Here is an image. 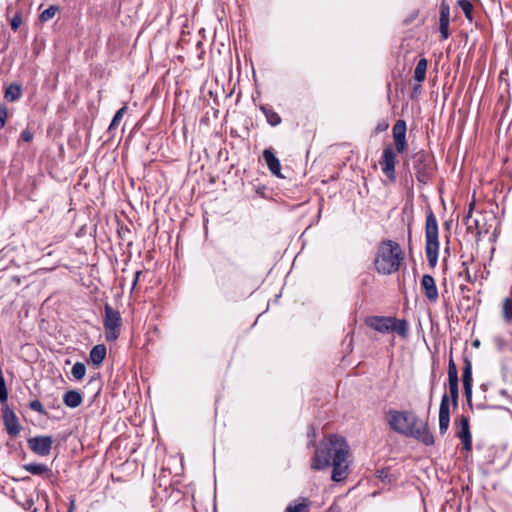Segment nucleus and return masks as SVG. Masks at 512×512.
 Segmentation results:
<instances>
[{
    "mask_svg": "<svg viewBox=\"0 0 512 512\" xmlns=\"http://www.w3.org/2000/svg\"><path fill=\"white\" fill-rule=\"evenodd\" d=\"M350 447L346 439L337 434H331L321 440L311 459L313 470L332 468L331 479L334 482L345 480L350 473Z\"/></svg>",
    "mask_w": 512,
    "mask_h": 512,
    "instance_id": "f257e3e1",
    "label": "nucleus"
},
{
    "mask_svg": "<svg viewBox=\"0 0 512 512\" xmlns=\"http://www.w3.org/2000/svg\"><path fill=\"white\" fill-rule=\"evenodd\" d=\"M388 424L391 430L406 437H411L426 446L434 444V436L426 423H421L413 411H388Z\"/></svg>",
    "mask_w": 512,
    "mask_h": 512,
    "instance_id": "f03ea898",
    "label": "nucleus"
},
{
    "mask_svg": "<svg viewBox=\"0 0 512 512\" xmlns=\"http://www.w3.org/2000/svg\"><path fill=\"white\" fill-rule=\"evenodd\" d=\"M403 259L404 254L397 242L383 240L378 245L374 267L379 274L390 275L399 270Z\"/></svg>",
    "mask_w": 512,
    "mask_h": 512,
    "instance_id": "7ed1b4c3",
    "label": "nucleus"
},
{
    "mask_svg": "<svg viewBox=\"0 0 512 512\" xmlns=\"http://www.w3.org/2000/svg\"><path fill=\"white\" fill-rule=\"evenodd\" d=\"M439 248L438 222L432 209L428 208L425 221V253L431 268H435L437 265Z\"/></svg>",
    "mask_w": 512,
    "mask_h": 512,
    "instance_id": "20e7f679",
    "label": "nucleus"
},
{
    "mask_svg": "<svg viewBox=\"0 0 512 512\" xmlns=\"http://www.w3.org/2000/svg\"><path fill=\"white\" fill-rule=\"evenodd\" d=\"M413 170L420 185H427L434 175L433 158L425 151H419L413 156Z\"/></svg>",
    "mask_w": 512,
    "mask_h": 512,
    "instance_id": "39448f33",
    "label": "nucleus"
},
{
    "mask_svg": "<svg viewBox=\"0 0 512 512\" xmlns=\"http://www.w3.org/2000/svg\"><path fill=\"white\" fill-rule=\"evenodd\" d=\"M382 172L390 180H396L395 165H396V153L392 145H388L384 148L381 159L379 161Z\"/></svg>",
    "mask_w": 512,
    "mask_h": 512,
    "instance_id": "423d86ee",
    "label": "nucleus"
},
{
    "mask_svg": "<svg viewBox=\"0 0 512 512\" xmlns=\"http://www.w3.org/2000/svg\"><path fill=\"white\" fill-rule=\"evenodd\" d=\"M448 386L451 405L453 408H457L459 401V378L457 366L452 357H450L448 362Z\"/></svg>",
    "mask_w": 512,
    "mask_h": 512,
    "instance_id": "0eeeda50",
    "label": "nucleus"
},
{
    "mask_svg": "<svg viewBox=\"0 0 512 512\" xmlns=\"http://www.w3.org/2000/svg\"><path fill=\"white\" fill-rule=\"evenodd\" d=\"M28 447L39 456H47L51 451L53 439L51 436H36L27 440Z\"/></svg>",
    "mask_w": 512,
    "mask_h": 512,
    "instance_id": "6e6552de",
    "label": "nucleus"
},
{
    "mask_svg": "<svg viewBox=\"0 0 512 512\" xmlns=\"http://www.w3.org/2000/svg\"><path fill=\"white\" fill-rule=\"evenodd\" d=\"M450 424V400L447 393H444L441 397L439 407V432L444 435Z\"/></svg>",
    "mask_w": 512,
    "mask_h": 512,
    "instance_id": "1a4fd4ad",
    "label": "nucleus"
},
{
    "mask_svg": "<svg viewBox=\"0 0 512 512\" xmlns=\"http://www.w3.org/2000/svg\"><path fill=\"white\" fill-rule=\"evenodd\" d=\"M462 382L467 403L472 406V362L467 357L464 358Z\"/></svg>",
    "mask_w": 512,
    "mask_h": 512,
    "instance_id": "9d476101",
    "label": "nucleus"
},
{
    "mask_svg": "<svg viewBox=\"0 0 512 512\" xmlns=\"http://www.w3.org/2000/svg\"><path fill=\"white\" fill-rule=\"evenodd\" d=\"M3 421L7 433L11 437H16L21 431V425L19 424V420L15 414V412L6 406L3 409Z\"/></svg>",
    "mask_w": 512,
    "mask_h": 512,
    "instance_id": "9b49d317",
    "label": "nucleus"
},
{
    "mask_svg": "<svg viewBox=\"0 0 512 512\" xmlns=\"http://www.w3.org/2000/svg\"><path fill=\"white\" fill-rule=\"evenodd\" d=\"M392 319L389 316H371L366 319V324L380 333H387L391 331Z\"/></svg>",
    "mask_w": 512,
    "mask_h": 512,
    "instance_id": "f8f14e48",
    "label": "nucleus"
},
{
    "mask_svg": "<svg viewBox=\"0 0 512 512\" xmlns=\"http://www.w3.org/2000/svg\"><path fill=\"white\" fill-rule=\"evenodd\" d=\"M104 328L105 330L120 329L122 319L120 313L113 309L109 304H105Z\"/></svg>",
    "mask_w": 512,
    "mask_h": 512,
    "instance_id": "ddd939ff",
    "label": "nucleus"
},
{
    "mask_svg": "<svg viewBox=\"0 0 512 512\" xmlns=\"http://www.w3.org/2000/svg\"><path fill=\"white\" fill-rule=\"evenodd\" d=\"M421 288L426 296V298L431 302L434 303L438 299V289L435 283L434 278L429 275L425 274L422 276L421 279Z\"/></svg>",
    "mask_w": 512,
    "mask_h": 512,
    "instance_id": "4468645a",
    "label": "nucleus"
},
{
    "mask_svg": "<svg viewBox=\"0 0 512 512\" xmlns=\"http://www.w3.org/2000/svg\"><path fill=\"white\" fill-rule=\"evenodd\" d=\"M457 436L461 439L463 449L470 451L472 449V436L470 432L469 418L461 416L460 418V431Z\"/></svg>",
    "mask_w": 512,
    "mask_h": 512,
    "instance_id": "2eb2a0df",
    "label": "nucleus"
},
{
    "mask_svg": "<svg viewBox=\"0 0 512 512\" xmlns=\"http://www.w3.org/2000/svg\"><path fill=\"white\" fill-rule=\"evenodd\" d=\"M263 159L269 169V171L277 176L281 177V164L279 159L275 156L271 148H267L263 151Z\"/></svg>",
    "mask_w": 512,
    "mask_h": 512,
    "instance_id": "dca6fc26",
    "label": "nucleus"
},
{
    "mask_svg": "<svg viewBox=\"0 0 512 512\" xmlns=\"http://www.w3.org/2000/svg\"><path fill=\"white\" fill-rule=\"evenodd\" d=\"M474 205V201H472L469 204V210L467 215L464 217L463 222L467 227V231L471 234H474L477 238H479L482 233V229L480 227L479 220L472 217Z\"/></svg>",
    "mask_w": 512,
    "mask_h": 512,
    "instance_id": "f3484780",
    "label": "nucleus"
},
{
    "mask_svg": "<svg viewBox=\"0 0 512 512\" xmlns=\"http://www.w3.org/2000/svg\"><path fill=\"white\" fill-rule=\"evenodd\" d=\"M106 354L107 349L104 344L95 345L89 353V360L94 366L98 367L104 361Z\"/></svg>",
    "mask_w": 512,
    "mask_h": 512,
    "instance_id": "a211bd4d",
    "label": "nucleus"
},
{
    "mask_svg": "<svg viewBox=\"0 0 512 512\" xmlns=\"http://www.w3.org/2000/svg\"><path fill=\"white\" fill-rule=\"evenodd\" d=\"M260 110L263 112V114L266 117L267 122L271 126L275 127L281 123L282 119H281L280 115L272 107H270L268 105H262L260 107Z\"/></svg>",
    "mask_w": 512,
    "mask_h": 512,
    "instance_id": "6ab92c4d",
    "label": "nucleus"
},
{
    "mask_svg": "<svg viewBox=\"0 0 512 512\" xmlns=\"http://www.w3.org/2000/svg\"><path fill=\"white\" fill-rule=\"evenodd\" d=\"M22 95V87L18 83H11L5 90L4 98L7 101L14 102Z\"/></svg>",
    "mask_w": 512,
    "mask_h": 512,
    "instance_id": "aec40b11",
    "label": "nucleus"
},
{
    "mask_svg": "<svg viewBox=\"0 0 512 512\" xmlns=\"http://www.w3.org/2000/svg\"><path fill=\"white\" fill-rule=\"evenodd\" d=\"M391 331H395L401 337L406 338L409 332L408 322L405 319L399 320L393 317Z\"/></svg>",
    "mask_w": 512,
    "mask_h": 512,
    "instance_id": "412c9836",
    "label": "nucleus"
},
{
    "mask_svg": "<svg viewBox=\"0 0 512 512\" xmlns=\"http://www.w3.org/2000/svg\"><path fill=\"white\" fill-rule=\"evenodd\" d=\"M82 403V395L78 390L71 389L66 391V407L76 408Z\"/></svg>",
    "mask_w": 512,
    "mask_h": 512,
    "instance_id": "4be33fe9",
    "label": "nucleus"
},
{
    "mask_svg": "<svg viewBox=\"0 0 512 512\" xmlns=\"http://www.w3.org/2000/svg\"><path fill=\"white\" fill-rule=\"evenodd\" d=\"M428 62L425 58H421L415 67L414 70V79L417 82H423L426 78V70H427Z\"/></svg>",
    "mask_w": 512,
    "mask_h": 512,
    "instance_id": "5701e85b",
    "label": "nucleus"
},
{
    "mask_svg": "<svg viewBox=\"0 0 512 512\" xmlns=\"http://www.w3.org/2000/svg\"><path fill=\"white\" fill-rule=\"evenodd\" d=\"M23 469L32 475H42L48 472V467L45 464L41 463H28L23 465Z\"/></svg>",
    "mask_w": 512,
    "mask_h": 512,
    "instance_id": "b1692460",
    "label": "nucleus"
},
{
    "mask_svg": "<svg viewBox=\"0 0 512 512\" xmlns=\"http://www.w3.org/2000/svg\"><path fill=\"white\" fill-rule=\"evenodd\" d=\"M393 138L405 139L406 138V122L404 120H398L393 126Z\"/></svg>",
    "mask_w": 512,
    "mask_h": 512,
    "instance_id": "393cba45",
    "label": "nucleus"
},
{
    "mask_svg": "<svg viewBox=\"0 0 512 512\" xmlns=\"http://www.w3.org/2000/svg\"><path fill=\"white\" fill-rule=\"evenodd\" d=\"M86 374V366L82 362H76L72 369H71V375L74 380L79 381L84 378Z\"/></svg>",
    "mask_w": 512,
    "mask_h": 512,
    "instance_id": "a878e982",
    "label": "nucleus"
},
{
    "mask_svg": "<svg viewBox=\"0 0 512 512\" xmlns=\"http://www.w3.org/2000/svg\"><path fill=\"white\" fill-rule=\"evenodd\" d=\"M298 503L288 505L292 512H309L310 501L307 498H299Z\"/></svg>",
    "mask_w": 512,
    "mask_h": 512,
    "instance_id": "bb28decb",
    "label": "nucleus"
},
{
    "mask_svg": "<svg viewBox=\"0 0 512 512\" xmlns=\"http://www.w3.org/2000/svg\"><path fill=\"white\" fill-rule=\"evenodd\" d=\"M458 6L470 22L473 20V5L469 0H458Z\"/></svg>",
    "mask_w": 512,
    "mask_h": 512,
    "instance_id": "cd10ccee",
    "label": "nucleus"
},
{
    "mask_svg": "<svg viewBox=\"0 0 512 512\" xmlns=\"http://www.w3.org/2000/svg\"><path fill=\"white\" fill-rule=\"evenodd\" d=\"M127 111V106L124 105L122 108H120L114 115L109 127L108 132L112 133L114 129L119 125L120 121L122 120L124 114Z\"/></svg>",
    "mask_w": 512,
    "mask_h": 512,
    "instance_id": "c85d7f7f",
    "label": "nucleus"
},
{
    "mask_svg": "<svg viewBox=\"0 0 512 512\" xmlns=\"http://www.w3.org/2000/svg\"><path fill=\"white\" fill-rule=\"evenodd\" d=\"M376 477L380 479L382 482L388 484L392 483L395 480L394 476L390 473L389 468H382L377 470Z\"/></svg>",
    "mask_w": 512,
    "mask_h": 512,
    "instance_id": "c756f323",
    "label": "nucleus"
},
{
    "mask_svg": "<svg viewBox=\"0 0 512 512\" xmlns=\"http://www.w3.org/2000/svg\"><path fill=\"white\" fill-rule=\"evenodd\" d=\"M58 11L59 6L51 5L40 14V20L43 22L49 21L55 16L56 12Z\"/></svg>",
    "mask_w": 512,
    "mask_h": 512,
    "instance_id": "7c9ffc66",
    "label": "nucleus"
},
{
    "mask_svg": "<svg viewBox=\"0 0 512 512\" xmlns=\"http://www.w3.org/2000/svg\"><path fill=\"white\" fill-rule=\"evenodd\" d=\"M449 18H450V8H449V5L446 4L445 2H442L441 7H440L439 22L449 23Z\"/></svg>",
    "mask_w": 512,
    "mask_h": 512,
    "instance_id": "2f4dec72",
    "label": "nucleus"
},
{
    "mask_svg": "<svg viewBox=\"0 0 512 512\" xmlns=\"http://www.w3.org/2000/svg\"><path fill=\"white\" fill-rule=\"evenodd\" d=\"M22 24V15L20 12H16L10 20V26L13 31H17Z\"/></svg>",
    "mask_w": 512,
    "mask_h": 512,
    "instance_id": "473e14b6",
    "label": "nucleus"
},
{
    "mask_svg": "<svg viewBox=\"0 0 512 512\" xmlns=\"http://www.w3.org/2000/svg\"><path fill=\"white\" fill-rule=\"evenodd\" d=\"M504 317L507 320H512V300L506 299L503 304Z\"/></svg>",
    "mask_w": 512,
    "mask_h": 512,
    "instance_id": "72a5a7b5",
    "label": "nucleus"
},
{
    "mask_svg": "<svg viewBox=\"0 0 512 512\" xmlns=\"http://www.w3.org/2000/svg\"><path fill=\"white\" fill-rule=\"evenodd\" d=\"M394 143H395V149L398 153H403L406 149V146H407V142H406V138L405 139H395L394 140Z\"/></svg>",
    "mask_w": 512,
    "mask_h": 512,
    "instance_id": "f704fd0d",
    "label": "nucleus"
},
{
    "mask_svg": "<svg viewBox=\"0 0 512 512\" xmlns=\"http://www.w3.org/2000/svg\"><path fill=\"white\" fill-rule=\"evenodd\" d=\"M307 435L309 438L308 447L314 446L315 438H316V431H315V428L313 425H309Z\"/></svg>",
    "mask_w": 512,
    "mask_h": 512,
    "instance_id": "c9c22d12",
    "label": "nucleus"
},
{
    "mask_svg": "<svg viewBox=\"0 0 512 512\" xmlns=\"http://www.w3.org/2000/svg\"><path fill=\"white\" fill-rule=\"evenodd\" d=\"M29 407L30 409L34 410V411H37L41 414H45V411H44V408H43V405L42 403L39 401V400H33L29 403Z\"/></svg>",
    "mask_w": 512,
    "mask_h": 512,
    "instance_id": "e433bc0d",
    "label": "nucleus"
},
{
    "mask_svg": "<svg viewBox=\"0 0 512 512\" xmlns=\"http://www.w3.org/2000/svg\"><path fill=\"white\" fill-rule=\"evenodd\" d=\"M106 331V340L107 341H114L119 337L120 329H114V330H105Z\"/></svg>",
    "mask_w": 512,
    "mask_h": 512,
    "instance_id": "4c0bfd02",
    "label": "nucleus"
},
{
    "mask_svg": "<svg viewBox=\"0 0 512 512\" xmlns=\"http://www.w3.org/2000/svg\"><path fill=\"white\" fill-rule=\"evenodd\" d=\"M18 503L25 509V510H31L34 506V500L32 497H25L24 501L21 502L18 500Z\"/></svg>",
    "mask_w": 512,
    "mask_h": 512,
    "instance_id": "58836bf2",
    "label": "nucleus"
},
{
    "mask_svg": "<svg viewBox=\"0 0 512 512\" xmlns=\"http://www.w3.org/2000/svg\"><path fill=\"white\" fill-rule=\"evenodd\" d=\"M448 27H449V23L439 22V29H440V33H441V38L443 40H445L449 37Z\"/></svg>",
    "mask_w": 512,
    "mask_h": 512,
    "instance_id": "ea45409f",
    "label": "nucleus"
},
{
    "mask_svg": "<svg viewBox=\"0 0 512 512\" xmlns=\"http://www.w3.org/2000/svg\"><path fill=\"white\" fill-rule=\"evenodd\" d=\"M20 138L21 140H23L24 142H31L33 140V133L30 131V129H24L22 132H21V135H20Z\"/></svg>",
    "mask_w": 512,
    "mask_h": 512,
    "instance_id": "a19ab883",
    "label": "nucleus"
},
{
    "mask_svg": "<svg viewBox=\"0 0 512 512\" xmlns=\"http://www.w3.org/2000/svg\"><path fill=\"white\" fill-rule=\"evenodd\" d=\"M7 119V108L5 106H0V129H2L6 123Z\"/></svg>",
    "mask_w": 512,
    "mask_h": 512,
    "instance_id": "79ce46f5",
    "label": "nucleus"
},
{
    "mask_svg": "<svg viewBox=\"0 0 512 512\" xmlns=\"http://www.w3.org/2000/svg\"><path fill=\"white\" fill-rule=\"evenodd\" d=\"M389 127L388 123L387 122H380L378 123V125L376 126V132L377 133H380V132H383L385 131L387 128Z\"/></svg>",
    "mask_w": 512,
    "mask_h": 512,
    "instance_id": "37998d69",
    "label": "nucleus"
},
{
    "mask_svg": "<svg viewBox=\"0 0 512 512\" xmlns=\"http://www.w3.org/2000/svg\"><path fill=\"white\" fill-rule=\"evenodd\" d=\"M499 394H500L502 397H504V398H506L507 400H509V401H511V402H512V398H511V396L509 395V392H508L507 390L502 389V390H500V391H499Z\"/></svg>",
    "mask_w": 512,
    "mask_h": 512,
    "instance_id": "c03bdc74",
    "label": "nucleus"
},
{
    "mask_svg": "<svg viewBox=\"0 0 512 512\" xmlns=\"http://www.w3.org/2000/svg\"><path fill=\"white\" fill-rule=\"evenodd\" d=\"M141 273H142L141 271H136L135 272V277H134V280H133L132 288H135V286L137 285Z\"/></svg>",
    "mask_w": 512,
    "mask_h": 512,
    "instance_id": "a18cd8bd",
    "label": "nucleus"
},
{
    "mask_svg": "<svg viewBox=\"0 0 512 512\" xmlns=\"http://www.w3.org/2000/svg\"><path fill=\"white\" fill-rule=\"evenodd\" d=\"M73 507H74V500L72 499V500L70 501V508H69V511H68V512H71V511H72V509H73Z\"/></svg>",
    "mask_w": 512,
    "mask_h": 512,
    "instance_id": "49530a36",
    "label": "nucleus"
},
{
    "mask_svg": "<svg viewBox=\"0 0 512 512\" xmlns=\"http://www.w3.org/2000/svg\"><path fill=\"white\" fill-rule=\"evenodd\" d=\"M465 276H467V279L470 280V274H469L468 268L465 269Z\"/></svg>",
    "mask_w": 512,
    "mask_h": 512,
    "instance_id": "de8ad7c7",
    "label": "nucleus"
},
{
    "mask_svg": "<svg viewBox=\"0 0 512 512\" xmlns=\"http://www.w3.org/2000/svg\"><path fill=\"white\" fill-rule=\"evenodd\" d=\"M48 134H49L50 136H53V128H49V129H48Z\"/></svg>",
    "mask_w": 512,
    "mask_h": 512,
    "instance_id": "09e8293b",
    "label": "nucleus"
},
{
    "mask_svg": "<svg viewBox=\"0 0 512 512\" xmlns=\"http://www.w3.org/2000/svg\"><path fill=\"white\" fill-rule=\"evenodd\" d=\"M22 480H23V481H30V480H31V478H30L29 476H26V477H23V478H22Z\"/></svg>",
    "mask_w": 512,
    "mask_h": 512,
    "instance_id": "8fccbe9b",
    "label": "nucleus"
},
{
    "mask_svg": "<svg viewBox=\"0 0 512 512\" xmlns=\"http://www.w3.org/2000/svg\"><path fill=\"white\" fill-rule=\"evenodd\" d=\"M284 512H292V509L287 506Z\"/></svg>",
    "mask_w": 512,
    "mask_h": 512,
    "instance_id": "3c124183",
    "label": "nucleus"
},
{
    "mask_svg": "<svg viewBox=\"0 0 512 512\" xmlns=\"http://www.w3.org/2000/svg\"><path fill=\"white\" fill-rule=\"evenodd\" d=\"M474 346H478L479 345V341L476 340L474 343H473Z\"/></svg>",
    "mask_w": 512,
    "mask_h": 512,
    "instance_id": "603ef678",
    "label": "nucleus"
},
{
    "mask_svg": "<svg viewBox=\"0 0 512 512\" xmlns=\"http://www.w3.org/2000/svg\"><path fill=\"white\" fill-rule=\"evenodd\" d=\"M492 408L502 409V407H501V406H492Z\"/></svg>",
    "mask_w": 512,
    "mask_h": 512,
    "instance_id": "864d4df0",
    "label": "nucleus"
},
{
    "mask_svg": "<svg viewBox=\"0 0 512 512\" xmlns=\"http://www.w3.org/2000/svg\"><path fill=\"white\" fill-rule=\"evenodd\" d=\"M58 146H59V149H60V150H62V149H63L62 144H59Z\"/></svg>",
    "mask_w": 512,
    "mask_h": 512,
    "instance_id": "5fc2aeb1",
    "label": "nucleus"
}]
</instances>
